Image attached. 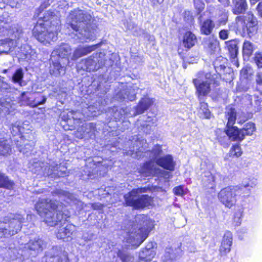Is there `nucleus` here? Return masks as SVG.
<instances>
[{"label": "nucleus", "mask_w": 262, "mask_h": 262, "mask_svg": "<svg viewBox=\"0 0 262 262\" xmlns=\"http://www.w3.org/2000/svg\"><path fill=\"white\" fill-rule=\"evenodd\" d=\"M241 130L244 134L245 139L246 136H251L256 130L255 124L252 122H247L241 128Z\"/></svg>", "instance_id": "obj_31"}, {"label": "nucleus", "mask_w": 262, "mask_h": 262, "mask_svg": "<svg viewBox=\"0 0 262 262\" xmlns=\"http://www.w3.org/2000/svg\"><path fill=\"white\" fill-rule=\"evenodd\" d=\"M14 182L5 173L0 172V188L11 190L14 189Z\"/></svg>", "instance_id": "obj_21"}, {"label": "nucleus", "mask_w": 262, "mask_h": 262, "mask_svg": "<svg viewBox=\"0 0 262 262\" xmlns=\"http://www.w3.org/2000/svg\"><path fill=\"white\" fill-rule=\"evenodd\" d=\"M199 110L201 112V114L203 115L204 118L209 119L211 118L212 114L209 109L208 104L207 102L200 101Z\"/></svg>", "instance_id": "obj_30"}, {"label": "nucleus", "mask_w": 262, "mask_h": 262, "mask_svg": "<svg viewBox=\"0 0 262 262\" xmlns=\"http://www.w3.org/2000/svg\"><path fill=\"white\" fill-rule=\"evenodd\" d=\"M153 7H157L162 4L164 0H149Z\"/></svg>", "instance_id": "obj_47"}, {"label": "nucleus", "mask_w": 262, "mask_h": 262, "mask_svg": "<svg viewBox=\"0 0 262 262\" xmlns=\"http://www.w3.org/2000/svg\"><path fill=\"white\" fill-rule=\"evenodd\" d=\"M104 205L100 203L95 202L93 203L91 205V207L94 210H102Z\"/></svg>", "instance_id": "obj_46"}, {"label": "nucleus", "mask_w": 262, "mask_h": 262, "mask_svg": "<svg viewBox=\"0 0 262 262\" xmlns=\"http://www.w3.org/2000/svg\"><path fill=\"white\" fill-rule=\"evenodd\" d=\"M235 64L237 66V67H238L239 64H238V62L236 61Z\"/></svg>", "instance_id": "obj_55"}, {"label": "nucleus", "mask_w": 262, "mask_h": 262, "mask_svg": "<svg viewBox=\"0 0 262 262\" xmlns=\"http://www.w3.org/2000/svg\"><path fill=\"white\" fill-rule=\"evenodd\" d=\"M251 3H252L253 4L256 3V2H258L259 0H249Z\"/></svg>", "instance_id": "obj_52"}, {"label": "nucleus", "mask_w": 262, "mask_h": 262, "mask_svg": "<svg viewBox=\"0 0 262 262\" xmlns=\"http://www.w3.org/2000/svg\"><path fill=\"white\" fill-rule=\"evenodd\" d=\"M71 21L68 24L73 31L76 32L80 30V24H86L91 20L90 14L78 8L73 9L70 13Z\"/></svg>", "instance_id": "obj_6"}, {"label": "nucleus", "mask_w": 262, "mask_h": 262, "mask_svg": "<svg viewBox=\"0 0 262 262\" xmlns=\"http://www.w3.org/2000/svg\"><path fill=\"white\" fill-rule=\"evenodd\" d=\"M53 65V69L52 70V72L51 74H59L60 72V71L62 69V67L59 61H54L52 63Z\"/></svg>", "instance_id": "obj_39"}, {"label": "nucleus", "mask_w": 262, "mask_h": 262, "mask_svg": "<svg viewBox=\"0 0 262 262\" xmlns=\"http://www.w3.org/2000/svg\"><path fill=\"white\" fill-rule=\"evenodd\" d=\"M215 27V24L210 18L205 19L200 26L201 34L205 35H210Z\"/></svg>", "instance_id": "obj_19"}, {"label": "nucleus", "mask_w": 262, "mask_h": 262, "mask_svg": "<svg viewBox=\"0 0 262 262\" xmlns=\"http://www.w3.org/2000/svg\"><path fill=\"white\" fill-rule=\"evenodd\" d=\"M117 256L122 262H128L130 259V256L121 250L118 251Z\"/></svg>", "instance_id": "obj_36"}, {"label": "nucleus", "mask_w": 262, "mask_h": 262, "mask_svg": "<svg viewBox=\"0 0 262 262\" xmlns=\"http://www.w3.org/2000/svg\"><path fill=\"white\" fill-rule=\"evenodd\" d=\"M204 48L210 54H214L220 49V42L216 37L210 36L204 40Z\"/></svg>", "instance_id": "obj_16"}, {"label": "nucleus", "mask_w": 262, "mask_h": 262, "mask_svg": "<svg viewBox=\"0 0 262 262\" xmlns=\"http://www.w3.org/2000/svg\"><path fill=\"white\" fill-rule=\"evenodd\" d=\"M152 102V100L150 98H142L135 107L136 115H140L144 113L150 107Z\"/></svg>", "instance_id": "obj_18"}, {"label": "nucleus", "mask_w": 262, "mask_h": 262, "mask_svg": "<svg viewBox=\"0 0 262 262\" xmlns=\"http://www.w3.org/2000/svg\"><path fill=\"white\" fill-rule=\"evenodd\" d=\"M100 45L101 43H99L91 46H86L76 48L73 54L72 59L76 60L81 57L90 54L95 51Z\"/></svg>", "instance_id": "obj_14"}, {"label": "nucleus", "mask_w": 262, "mask_h": 262, "mask_svg": "<svg viewBox=\"0 0 262 262\" xmlns=\"http://www.w3.org/2000/svg\"><path fill=\"white\" fill-rule=\"evenodd\" d=\"M225 116L227 120L226 126L234 125L236 120L237 113L235 108L228 107L226 108Z\"/></svg>", "instance_id": "obj_24"}, {"label": "nucleus", "mask_w": 262, "mask_h": 262, "mask_svg": "<svg viewBox=\"0 0 262 262\" xmlns=\"http://www.w3.org/2000/svg\"><path fill=\"white\" fill-rule=\"evenodd\" d=\"M149 186L133 188L123 195L124 207H130L134 210H143L152 206L154 203V198L148 194H138L150 191Z\"/></svg>", "instance_id": "obj_5"}, {"label": "nucleus", "mask_w": 262, "mask_h": 262, "mask_svg": "<svg viewBox=\"0 0 262 262\" xmlns=\"http://www.w3.org/2000/svg\"><path fill=\"white\" fill-rule=\"evenodd\" d=\"M256 10L258 16L262 17V1L257 5Z\"/></svg>", "instance_id": "obj_49"}, {"label": "nucleus", "mask_w": 262, "mask_h": 262, "mask_svg": "<svg viewBox=\"0 0 262 262\" xmlns=\"http://www.w3.org/2000/svg\"><path fill=\"white\" fill-rule=\"evenodd\" d=\"M141 221L143 223H139L140 225L141 226V227L139 228V230L142 234L140 238L141 241L138 245H140L145 240V239L148 237L149 233L154 227L152 221L151 220L147 219L146 216L144 214L142 215Z\"/></svg>", "instance_id": "obj_10"}, {"label": "nucleus", "mask_w": 262, "mask_h": 262, "mask_svg": "<svg viewBox=\"0 0 262 262\" xmlns=\"http://www.w3.org/2000/svg\"><path fill=\"white\" fill-rule=\"evenodd\" d=\"M232 13L237 15L232 23L233 30L236 34L251 38L256 30L257 18L251 11L245 13L248 9L247 0H232Z\"/></svg>", "instance_id": "obj_2"}, {"label": "nucleus", "mask_w": 262, "mask_h": 262, "mask_svg": "<svg viewBox=\"0 0 262 262\" xmlns=\"http://www.w3.org/2000/svg\"><path fill=\"white\" fill-rule=\"evenodd\" d=\"M152 161H147L143 163L141 166V170L143 172H148L152 170Z\"/></svg>", "instance_id": "obj_37"}, {"label": "nucleus", "mask_w": 262, "mask_h": 262, "mask_svg": "<svg viewBox=\"0 0 262 262\" xmlns=\"http://www.w3.org/2000/svg\"><path fill=\"white\" fill-rule=\"evenodd\" d=\"M46 262H70L68 254L65 251H60L56 254L46 256Z\"/></svg>", "instance_id": "obj_17"}, {"label": "nucleus", "mask_w": 262, "mask_h": 262, "mask_svg": "<svg viewBox=\"0 0 262 262\" xmlns=\"http://www.w3.org/2000/svg\"><path fill=\"white\" fill-rule=\"evenodd\" d=\"M58 202L49 198L38 200L34 206L35 210L42 221L49 227H57L55 231L57 239L64 242L71 241L75 232V226L67 221L70 215L58 209Z\"/></svg>", "instance_id": "obj_1"}, {"label": "nucleus", "mask_w": 262, "mask_h": 262, "mask_svg": "<svg viewBox=\"0 0 262 262\" xmlns=\"http://www.w3.org/2000/svg\"><path fill=\"white\" fill-rule=\"evenodd\" d=\"M156 164L164 169L173 171L175 167V162L171 155L167 154L159 157L156 160Z\"/></svg>", "instance_id": "obj_13"}, {"label": "nucleus", "mask_w": 262, "mask_h": 262, "mask_svg": "<svg viewBox=\"0 0 262 262\" xmlns=\"http://www.w3.org/2000/svg\"><path fill=\"white\" fill-rule=\"evenodd\" d=\"M255 105L256 112H260L262 110V99L259 98L258 96L256 97L255 100Z\"/></svg>", "instance_id": "obj_44"}, {"label": "nucleus", "mask_w": 262, "mask_h": 262, "mask_svg": "<svg viewBox=\"0 0 262 262\" xmlns=\"http://www.w3.org/2000/svg\"><path fill=\"white\" fill-rule=\"evenodd\" d=\"M182 41L184 47L188 51L197 43L198 38L192 31L187 30L183 34Z\"/></svg>", "instance_id": "obj_15"}, {"label": "nucleus", "mask_w": 262, "mask_h": 262, "mask_svg": "<svg viewBox=\"0 0 262 262\" xmlns=\"http://www.w3.org/2000/svg\"><path fill=\"white\" fill-rule=\"evenodd\" d=\"M254 62L256 64L258 68H262V53L257 52L254 54L253 58Z\"/></svg>", "instance_id": "obj_35"}, {"label": "nucleus", "mask_w": 262, "mask_h": 262, "mask_svg": "<svg viewBox=\"0 0 262 262\" xmlns=\"http://www.w3.org/2000/svg\"><path fill=\"white\" fill-rule=\"evenodd\" d=\"M215 140L224 148L228 147L229 144L227 141L226 137L223 135V131L221 128H216L215 130Z\"/></svg>", "instance_id": "obj_28"}, {"label": "nucleus", "mask_w": 262, "mask_h": 262, "mask_svg": "<svg viewBox=\"0 0 262 262\" xmlns=\"http://www.w3.org/2000/svg\"><path fill=\"white\" fill-rule=\"evenodd\" d=\"M193 4L196 14L201 15L202 12L204 10L205 4L203 0H193Z\"/></svg>", "instance_id": "obj_32"}, {"label": "nucleus", "mask_w": 262, "mask_h": 262, "mask_svg": "<svg viewBox=\"0 0 262 262\" xmlns=\"http://www.w3.org/2000/svg\"><path fill=\"white\" fill-rule=\"evenodd\" d=\"M192 82L196 90V95L199 100L208 96L211 92V86L207 81H201L198 78H194Z\"/></svg>", "instance_id": "obj_8"}, {"label": "nucleus", "mask_w": 262, "mask_h": 262, "mask_svg": "<svg viewBox=\"0 0 262 262\" xmlns=\"http://www.w3.org/2000/svg\"><path fill=\"white\" fill-rule=\"evenodd\" d=\"M224 132L231 141L241 143L244 140V134L241 128L234 125L226 126Z\"/></svg>", "instance_id": "obj_9"}, {"label": "nucleus", "mask_w": 262, "mask_h": 262, "mask_svg": "<svg viewBox=\"0 0 262 262\" xmlns=\"http://www.w3.org/2000/svg\"><path fill=\"white\" fill-rule=\"evenodd\" d=\"M219 37L222 40H225L229 37V32L227 30L222 29L219 33Z\"/></svg>", "instance_id": "obj_43"}, {"label": "nucleus", "mask_w": 262, "mask_h": 262, "mask_svg": "<svg viewBox=\"0 0 262 262\" xmlns=\"http://www.w3.org/2000/svg\"><path fill=\"white\" fill-rule=\"evenodd\" d=\"M208 183L204 182V185L206 188H210L211 189H215L216 185L215 184V177L210 173L208 177Z\"/></svg>", "instance_id": "obj_34"}, {"label": "nucleus", "mask_w": 262, "mask_h": 262, "mask_svg": "<svg viewBox=\"0 0 262 262\" xmlns=\"http://www.w3.org/2000/svg\"><path fill=\"white\" fill-rule=\"evenodd\" d=\"M8 71V69H4V70H3V71H2V73H4V74H6V73H7Z\"/></svg>", "instance_id": "obj_53"}, {"label": "nucleus", "mask_w": 262, "mask_h": 262, "mask_svg": "<svg viewBox=\"0 0 262 262\" xmlns=\"http://www.w3.org/2000/svg\"><path fill=\"white\" fill-rule=\"evenodd\" d=\"M243 154V150L240 143L236 142L231 145L227 156L230 158H238L241 157Z\"/></svg>", "instance_id": "obj_26"}, {"label": "nucleus", "mask_w": 262, "mask_h": 262, "mask_svg": "<svg viewBox=\"0 0 262 262\" xmlns=\"http://www.w3.org/2000/svg\"><path fill=\"white\" fill-rule=\"evenodd\" d=\"M11 152V148L6 139L0 140V156H6Z\"/></svg>", "instance_id": "obj_29"}, {"label": "nucleus", "mask_w": 262, "mask_h": 262, "mask_svg": "<svg viewBox=\"0 0 262 262\" xmlns=\"http://www.w3.org/2000/svg\"><path fill=\"white\" fill-rule=\"evenodd\" d=\"M256 83L262 85V72H258L256 76Z\"/></svg>", "instance_id": "obj_48"}, {"label": "nucleus", "mask_w": 262, "mask_h": 262, "mask_svg": "<svg viewBox=\"0 0 262 262\" xmlns=\"http://www.w3.org/2000/svg\"><path fill=\"white\" fill-rule=\"evenodd\" d=\"M24 78V73L21 68L17 69L13 74L12 80L15 83H21Z\"/></svg>", "instance_id": "obj_33"}, {"label": "nucleus", "mask_w": 262, "mask_h": 262, "mask_svg": "<svg viewBox=\"0 0 262 262\" xmlns=\"http://www.w3.org/2000/svg\"><path fill=\"white\" fill-rule=\"evenodd\" d=\"M228 21V16L226 13L222 15V17L219 19L217 23L219 26L225 25Z\"/></svg>", "instance_id": "obj_42"}, {"label": "nucleus", "mask_w": 262, "mask_h": 262, "mask_svg": "<svg viewBox=\"0 0 262 262\" xmlns=\"http://www.w3.org/2000/svg\"><path fill=\"white\" fill-rule=\"evenodd\" d=\"M226 45L229 52V57L232 61L235 59L237 55L238 48L237 43L235 39H231L226 41Z\"/></svg>", "instance_id": "obj_22"}, {"label": "nucleus", "mask_w": 262, "mask_h": 262, "mask_svg": "<svg viewBox=\"0 0 262 262\" xmlns=\"http://www.w3.org/2000/svg\"><path fill=\"white\" fill-rule=\"evenodd\" d=\"M229 0H219V1L220 2V3H224L225 2H227V1H228Z\"/></svg>", "instance_id": "obj_54"}, {"label": "nucleus", "mask_w": 262, "mask_h": 262, "mask_svg": "<svg viewBox=\"0 0 262 262\" xmlns=\"http://www.w3.org/2000/svg\"><path fill=\"white\" fill-rule=\"evenodd\" d=\"M234 187L237 189L236 191V199L241 198H245L250 195L251 192L250 186L249 184L245 185H234Z\"/></svg>", "instance_id": "obj_23"}, {"label": "nucleus", "mask_w": 262, "mask_h": 262, "mask_svg": "<svg viewBox=\"0 0 262 262\" xmlns=\"http://www.w3.org/2000/svg\"><path fill=\"white\" fill-rule=\"evenodd\" d=\"M173 192L176 195L178 196H183L186 194L184 190L183 185H179L174 187L173 189Z\"/></svg>", "instance_id": "obj_40"}, {"label": "nucleus", "mask_w": 262, "mask_h": 262, "mask_svg": "<svg viewBox=\"0 0 262 262\" xmlns=\"http://www.w3.org/2000/svg\"><path fill=\"white\" fill-rule=\"evenodd\" d=\"M46 99H46V98L45 96L42 97V100L41 101L36 102L32 106L33 107H36L38 105L44 104L46 102Z\"/></svg>", "instance_id": "obj_50"}, {"label": "nucleus", "mask_w": 262, "mask_h": 262, "mask_svg": "<svg viewBox=\"0 0 262 262\" xmlns=\"http://www.w3.org/2000/svg\"><path fill=\"white\" fill-rule=\"evenodd\" d=\"M50 5V3L49 2V0H45L42 2L40 5L39 7L38 8L37 14L39 15V13H41L42 11H43L49 7Z\"/></svg>", "instance_id": "obj_41"}, {"label": "nucleus", "mask_w": 262, "mask_h": 262, "mask_svg": "<svg viewBox=\"0 0 262 262\" xmlns=\"http://www.w3.org/2000/svg\"><path fill=\"white\" fill-rule=\"evenodd\" d=\"M254 50V46L251 41L247 40H244L242 47V54L244 58L249 59L252 55Z\"/></svg>", "instance_id": "obj_25"}, {"label": "nucleus", "mask_w": 262, "mask_h": 262, "mask_svg": "<svg viewBox=\"0 0 262 262\" xmlns=\"http://www.w3.org/2000/svg\"><path fill=\"white\" fill-rule=\"evenodd\" d=\"M94 62V57L92 56H90L84 59V63L87 69L92 66Z\"/></svg>", "instance_id": "obj_45"}, {"label": "nucleus", "mask_w": 262, "mask_h": 262, "mask_svg": "<svg viewBox=\"0 0 262 262\" xmlns=\"http://www.w3.org/2000/svg\"><path fill=\"white\" fill-rule=\"evenodd\" d=\"M21 226L20 223L17 220H13L8 223L7 228H0V232L4 237L12 236L20 230Z\"/></svg>", "instance_id": "obj_11"}, {"label": "nucleus", "mask_w": 262, "mask_h": 262, "mask_svg": "<svg viewBox=\"0 0 262 262\" xmlns=\"http://www.w3.org/2000/svg\"><path fill=\"white\" fill-rule=\"evenodd\" d=\"M150 152L153 154L154 157H159L162 153V145L156 144L154 145Z\"/></svg>", "instance_id": "obj_38"}, {"label": "nucleus", "mask_w": 262, "mask_h": 262, "mask_svg": "<svg viewBox=\"0 0 262 262\" xmlns=\"http://www.w3.org/2000/svg\"><path fill=\"white\" fill-rule=\"evenodd\" d=\"M155 255V252L151 248H143L140 253L138 261L150 262L152 260Z\"/></svg>", "instance_id": "obj_20"}, {"label": "nucleus", "mask_w": 262, "mask_h": 262, "mask_svg": "<svg viewBox=\"0 0 262 262\" xmlns=\"http://www.w3.org/2000/svg\"><path fill=\"white\" fill-rule=\"evenodd\" d=\"M232 234L230 231H227L225 232L221 245L219 248V251L222 255H226L231 250L232 244Z\"/></svg>", "instance_id": "obj_12"}, {"label": "nucleus", "mask_w": 262, "mask_h": 262, "mask_svg": "<svg viewBox=\"0 0 262 262\" xmlns=\"http://www.w3.org/2000/svg\"><path fill=\"white\" fill-rule=\"evenodd\" d=\"M60 19L54 11L49 10L38 18L32 30L34 37L44 44L49 43L57 38L60 30Z\"/></svg>", "instance_id": "obj_3"}, {"label": "nucleus", "mask_w": 262, "mask_h": 262, "mask_svg": "<svg viewBox=\"0 0 262 262\" xmlns=\"http://www.w3.org/2000/svg\"><path fill=\"white\" fill-rule=\"evenodd\" d=\"M241 74L244 76H247L248 74V70L246 68H243L241 71Z\"/></svg>", "instance_id": "obj_51"}, {"label": "nucleus", "mask_w": 262, "mask_h": 262, "mask_svg": "<svg viewBox=\"0 0 262 262\" xmlns=\"http://www.w3.org/2000/svg\"><path fill=\"white\" fill-rule=\"evenodd\" d=\"M71 49L65 45H61L53 50L56 55L61 58L68 57L70 54Z\"/></svg>", "instance_id": "obj_27"}, {"label": "nucleus", "mask_w": 262, "mask_h": 262, "mask_svg": "<svg viewBox=\"0 0 262 262\" xmlns=\"http://www.w3.org/2000/svg\"><path fill=\"white\" fill-rule=\"evenodd\" d=\"M234 185H229L221 189L217 193L219 201L226 207L231 208L237 202L236 191Z\"/></svg>", "instance_id": "obj_7"}, {"label": "nucleus", "mask_w": 262, "mask_h": 262, "mask_svg": "<svg viewBox=\"0 0 262 262\" xmlns=\"http://www.w3.org/2000/svg\"><path fill=\"white\" fill-rule=\"evenodd\" d=\"M213 67L215 73L212 74L207 72H200L209 83V85L215 88L220 86L221 81L230 82L233 79V72L232 69L228 66V59L221 56L217 57L213 62Z\"/></svg>", "instance_id": "obj_4"}]
</instances>
